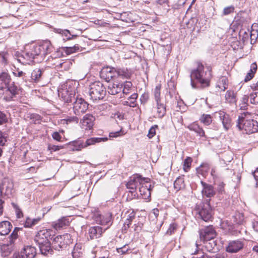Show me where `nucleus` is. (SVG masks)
Masks as SVG:
<instances>
[{
    "instance_id": "1",
    "label": "nucleus",
    "mask_w": 258,
    "mask_h": 258,
    "mask_svg": "<svg viewBox=\"0 0 258 258\" xmlns=\"http://www.w3.org/2000/svg\"><path fill=\"white\" fill-rule=\"evenodd\" d=\"M197 67L190 72V84L193 88H196V80L200 83L202 87H208L212 77L211 71L209 68H205L204 65L200 62H196Z\"/></svg>"
},
{
    "instance_id": "2",
    "label": "nucleus",
    "mask_w": 258,
    "mask_h": 258,
    "mask_svg": "<svg viewBox=\"0 0 258 258\" xmlns=\"http://www.w3.org/2000/svg\"><path fill=\"white\" fill-rule=\"evenodd\" d=\"M75 90H68L62 89V97L65 102L69 103L74 100L73 103V112L77 116H81L85 113L88 109V103L83 99L76 98L75 97Z\"/></svg>"
},
{
    "instance_id": "3",
    "label": "nucleus",
    "mask_w": 258,
    "mask_h": 258,
    "mask_svg": "<svg viewBox=\"0 0 258 258\" xmlns=\"http://www.w3.org/2000/svg\"><path fill=\"white\" fill-rule=\"evenodd\" d=\"M132 73L127 69H115L114 68H104L100 72L101 77L106 82H109L112 80L130 79Z\"/></svg>"
},
{
    "instance_id": "4",
    "label": "nucleus",
    "mask_w": 258,
    "mask_h": 258,
    "mask_svg": "<svg viewBox=\"0 0 258 258\" xmlns=\"http://www.w3.org/2000/svg\"><path fill=\"white\" fill-rule=\"evenodd\" d=\"M236 126L240 130H242L248 134L258 131V122L256 120L245 119L242 116H239Z\"/></svg>"
},
{
    "instance_id": "5",
    "label": "nucleus",
    "mask_w": 258,
    "mask_h": 258,
    "mask_svg": "<svg viewBox=\"0 0 258 258\" xmlns=\"http://www.w3.org/2000/svg\"><path fill=\"white\" fill-rule=\"evenodd\" d=\"M90 99L93 101L102 99L106 94V88L100 82H95L90 85L89 91Z\"/></svg>"
},
{
    "instance_id": "6",
    "label": "nucleus",
    "mask_w": 258,
    "mask_h": 258,
    "mask_svg": "<svg viewBox=\"0 0 258 258\" xmlns=\"http://www.w3.org/2000/svg\"><path fill=\"white\" fill-rule=\"evenodd\" d=\"M54 236V232L50 229H42L39 230L36 234L34 240L37 244H43L49 241Z\"/></svg>"
},
{
    "instance_id": "7",
    "label": "nucleus",
    "mask_w": 258,
    "mask_h": 258,
    "mask_svg": "<svg viewBox=\"0 0 258 258\" xmlns=\"http://www.w3.org/2000/svg\"><path fill=\"white\" fill-rule=\"evenodd\" d=\"M71 236L69 234L63 235H57L52 239L51 244L52 247L55 250L59 251L63 248L67 247L68 242L65 240H69Z\"/></svg>"
},
{
    "instance_id": "8",
    "label": "nucleus",
    "mask_w": 258,
    "mask_h": 258,
    "mask_svg": "<svg viewBox=\"0 0 258 258\" xmlns=\"http://www.w3.org/2000/svg\"><path fill=\"white\" fill-rule=\"evenodd\" d=\"M139 186V192L143 196V198L147 199L150 197L151 190L152 188L150 179L148 178H143Z\"/></svg>"
},
{
    "instance_id": "9",
    "label": "nucleus",
    "mask_w": 258,
    "mask_h": 258,
    "mask_svg": "<svg viewBox=\"0 0 258 258\" xmlns=\"http://www.w3.org/2000/svg\"><path fill=\"white\" fill-rule=\"evenodd\" d=\"M216 236V232L213 226L210 225L200 230V236L203 241L211 240Z\"/></svg>"
},
{
    "instance_id": "10",
    "label": "nucleus",
    "mask_w": 258,
    "mask_h": 258,
    "mask_svg": "<svg viewBox=\"0 0 258 258\" xmlns=\"http://www.w3.org/2000/svg\"><path fill=\"white\" fill-rule=\"evenodd\" d=\"M143 177L141 175H137L134 177H132L130 180L126 184L127 188L130 189V192L134 196H136V190L137 186L140 185L142 180Z\"/></svg>"
},
{
    "instance_id": "11",
    "label": "nucleus",
    "mask_w": 258,
    "mask_h": 258,
    "mask_svg": "<svg viewBox=\"0 0 258 258\" xmlns=\"http://www.w3.org/2000/svg\"><path fill=\"white\" fill-rule=\"evenodd\" d=\"M244 243L241 240L230 241L226 247V251L229 253H236L242 249Z\"/></svg>"
},
{
    "instance_id": "12",
    "label": "nucleus",
    "mask_w": 258,
    "mask_h": 258,
    "mask_svg": "<svg viewBox=\"0 0 258 258\" xmlns=\"http://www.w3.org/2000/svg\"><path fill=\"white\" fill-rule=\"evenodd\" d=\"M39 55H40V56L41 58L44 56L43 55L42 47L41 45H35L33 47L31 50L25 53L24 57L31 61Z\"/></svg>"
},
{
    "instance_id": "13",
    "label": "nucleus",
    "mask_w": 258,
    "mask_h": 258,
    "mask_svg": "<svg viewBox=\"0 0 258 258\" xmlns=\"http://www.w3.org/2000/svg\"><path fill=\"white\" fill-rule=\"evenodd\" d=\"M95 117L91 114H85L80 120L81 127L85 130H91L94 125Z\"/></svg>"
},
{
    "instance_id": "14",
    "label": "nucleus",
    "mask_w": 258,
    "mask_h": 258,
    "mask_svg": "<svg viewBox=\"0 0 258 258\" xmlns=\"http://www.w3.org/2000/svg\"><path fill=\"white\" fill-rule=\"evenodd\" d=\"M211 209L209 203L203 206L199 212L200 217L205 221H208L212 219Z\"/></svg>"
},
{
    "instance_id": "15",
    "label": "nucleus",
    "mask_w": 258,
    "mask_h": 258,
    "mask_svg": "<svg viewBox=\"0 0 258 258\" xmlns=\"http://www.w3.org/2000/svg\"><path fill=\"white\" fill-rule=\"evenodd\" d=\"M201 183L203 187L202 193L203 197L211 198L215 195V191L212 185L207 184L203 181H201Z\"/></svg>"
},
{
    "instance_id": "16",
    "label": "nucleus",
    "mask_w": 258,
    "mask_h": 258,
    "mask_svg": "<svg viewBox=\"0 0 258 258\" xmlns=\"http://www.w3.org/2000/svg\"><path fill=\"white\" fill-rule=\"evenodd\" d=\"M107 140L106 138H91L87 139L85 143H80L79 147L78 148L75 149V150H80L81 148L87 147L88 146H90L96 143H99L100 142H105ZM75 150V149H73Z\"/></svg>"
},
{
    "instance_id": "17",
    "label": "nucleus",
    "mask_w": 258,
    "mask_h": 258,
    "mask_svg": "<svg viewBox=\"0 0 258 258\" xmlns=\"http://www.w3.org/2000/svg\"><path fill=\"white\" fill-rule=\"evenodd\" d=\"M11 81V76L7 72L0 73V90L6 89Z\"/></svg>"
},
{
    "instance_id": "18",
    "label": "nucleus",
    "mask_w": 258,
    "mask_h": 258,
    "mask_svg": "<svg viewBox=\"0 0 258 258\" xmlns=\"http://www.w3.org/2000/svg\"><path fill=\"white\" fill-rule=\"evenodd\" d=\"M105 230V229L103 230L102 228L99 226L90 227L88 231L90 239H94L100 237Z\"/></svg>"
},
{
    "instance_id": "19",
    "label": "nucleus",
    "mask_w": 258,
    "mask_h": 258,
    "mask_svg": "<svg viewBox=\"0 0 258 258\" xmlns=\"http://www.w3.org/2000/svg\"><path fill=\"white\" fill-rule=\"evenodd\" d=\"M36 254V250L34 247L26 246L21 252V256L24 258H34Z\"/></svg>"
},
{
    "instance_id": "20",
    "label": "nucleus",
    "mask_w": 258,
    "mask_h": 258,
    "mask_svg": "<svg viewBox=\"0 0 258 258\" xmlns=\"http://www.w3.org/2000/svg\"><path fill=\"white\" fill-rule=\"evenodd\" d=\"M122 86V84L117 82L110 83L108 86V92L111 95H115L121 91Z\"/></svg>"
},
{
    "instance_id": "21",
    "label": "nucleus",
    "mask_w": 258,
    "mask_h": 258,
    "mask_svg": "<svg viewBox=\"0 0 258 258\" xmlns=\"http://www.w3.org/2000/svg\"><path fill=\"white\" fill-rule=\"evenodd\" d=\"M111 219V215H107L105 217H102L101 215H99L96 217V219L95 220L97 224L102 225H107V227L105 229L106 230L112 224Z\"/></svg>"
},
{
    "instance_id": "22",
    "label": "nucleus",
    "mask_w": 258,
    "mask_h": 258,
    "mask_svg": "<svg viewBox=\"0 0 258 258\" xmlns=\"http://www.w3.org/2000/svg\"><path fill=\"white\" fill-rule=\"evenodd\" d=\"M39 245V247L41 253L43 255H47L49 254H51L52 253V247L51 246V244L50 241L44 242L43 244H37Z\"/></svg>"
},
{
    "instance_id": "23",
    "label": "nucleus",
    "mask_w": 258,
    "mask_h": 258,
    "mask_svg": "<svg viewBox=\"0 0 258 258\" xmlns=\"http://www.w3.org/2000/svg\"><path fill=\"white\" fill-rule=\"evenodd\" d=\"M13 183L9 179H5L3 182L1 189L2 191H5L7 195L11 194L13 190Z\"/></svg>"
},
{
    "instance_id": "24",
    "label": "nucleus",
    "mask_w": 258,
    "mask_h": 258,
    "mask_svg": "<svg viewBox=\"0 0 258 258\" xmlns=\"http://www.w3.org/2000/svg\"><path fill=\"white\" fill-rule=\"evenodd\" d=\"M12 228L11 223L8 221H2L0 223V235H6L9 233Z\"/></svg>"
},
{
    "instance_id": "25",
    "label": "nucleus",
    "mask_w": 258,
    "mask_h": 258,
    "mask_svg": "<svg viewBox=\"0 0 258 258\" xmlns=\"http://www.w3.org/2000/svg\"><path fill=\"white\" fill-rule=\"evenodd\" d=\"M69 224V219L63 217L53 223V227L56 230L60 229Z\"/></svg>"
},
{
    "instance_id": "26",
    "label": "nucleus",
    "mask_w": 258,
    "mask_h": 258,
    "mask_svg": "<svg viewBox=\"0 0 258 258\" xmlns=\"http://www.w3.org/2000/svg\"><path fill=\"white\" fill-rule=\"evenodd\" d=\"M257 28L258 25L256 23H254L252 25L251 30L250 32L249 31L250 42L251 44L255 43L258 37Z\"/></svg>"
},
{
    "instance_id": "27",
    "label": "nucleus",
    "mask_w": 258,
    "mask_h": 258,
    "mask_svg": "<svg viewBox=\"0 0 258 258\" xmlns=\"http://www.w3.org/2000/svg\"><path fill=\"white\" fill-rule=\"evenodd\" d=\"M44 71L39 68H36L31 73V82L37 83L40 80L41 76Z\"/></svg>"
},
{
    "instance_id": "28",
    "label": "nucleus",
    "mask_w": 258,
    "mask_h": 258,
    "mask_svg": "<svg viewBox=\"0 0 258 258\" xmlns=\"http://www.w3.org/2000/svg\"><path fill=\"white\" fill-rule=\"evenodd\" d=\"M188 128L192 131L195 132L197 134L198 136L201 137H206L205 132L203 130V128L200 127L197 123H192L188 126Z\"/></svg>"
},
{
    "instance_id": "29",
    "label": "nucleus",
    "mask_w": 258,
    "mask_h": 258,
    "mask_svg": "<svg viewBox=\"0 0 258 258\" xmlns=\"http://www.w3.org/2000/svg\"><path fill=\"white\" fill-rule=\"evenodd\" d=\"M228 79L225 77H222L220 78L216 85L218 91H224L228 88Z\"/></svg>"
},
{
    "instance_id": "30",
    "label": "nucleus",
    "mask_w": 258,
    "mask_h": 258,
    "mask_svg": "<svg viewBox=\"0 0 258 258\" xmlns=\"http://www.w3.org/2000/svg\"><path fill=\"white\" fill-rule=\"evenodd\" d=\"M233 159L232 154L231 152H226L221 156L220 164L221 167H224L225 164L227 165Z\"/></svg>"
},
{
    "instance_id": "31",
    "label": "nucleus",
    "mask_w": 258,
    "mask_h": 258,
    "mask_svg": "<svg viewBox=\"0 0 258 258\" xmlns=\"http://www.w3.org/2000/svg\"><path fill=\"white\" fill-rule=\"evenodd\" d=\"M252 88L255 91V92L251 93L249 96L250 103L252 104L258 103V85L253 84Z\"/></svg>"
},
{
    "instance_id": "32",
    "label": "nucleus",
    "mask_w": 258,
    "mask_h": 258,
    "mask_svg": "<svg viewBox=\"0 0 258 258\" xmlns=\"http://www.w3.org/2000/svg\"><path fill=\"white\" fill-rule=\"evenodd\" d=\"M222 226L223 228L227 230L230 234L234 235L236 233L234 225L228 221H223Z\"/></svg>"
},
{
    "instance_id": "33",
    "label": "nucleus",
    "mask_w": 258,
    "mask_h": 258,
    "mask_svg": "<svg viewBox=\"0 0 258 258\" xmlns=\"http://www.w3.org/2000/svg\"><path fill=\"white\" fill-rule=\"evenodd\" d=\"M41 46L42 47L43 56L50 53L53 49L52 45L49 41H45Z\"/></svg>"
},
{
    "instance_id": "34",
    "label": "nucleus",
    "mask_w": 258,
    "mask_h": 258,
    "mask_svg": "<svg viewBox=\"0 0 258 258\" xmlns=\"http://www.w3.org/2000/svg\"><path fill=\"white\" fill-rule=\"evenodd\" d=\"M138 98L137 93H133L124 103V105L129 106L132 107H135L137 105L136 100Z\"/></svg>"
},
{
    "instance_id": "35",
    "label": "nucleus",
    "mask_w": 258,
    "mask_h": 258,
    "mask_svg": "<svg viewBox=\"0 0 258 258\" xmlns=\"http://www.w3.org/2000/svg\"><path fill=\"white\" fill-rule=\"evenodd\" d=\"M257 70V65L255 63H253L250 66V69L249 72L247 73L244 79L245 82H247L251 80Z\"/></svg>"
},
{
    "instance_id": "36",
    "label": "nucleus",
    "mask_w": 258,
    "mask_h": 258,
    "mask_svg": "<svg viewBox=\"0 0 258 258\" xmlns=\"http://www.w3.org/2000/svg\"><path fill=\"white\" fill-rule=\"evenodd\" d=\"M257 70V65L255 63H253L250 66V69L249 72L247 73L244 79L245 82H247L251 80Z\"/></svg>"
},
{
    "instance_id": "37",
    "label": "nucleus",
    "mask_w": 258,
    "mask_h": 258,
    "mask_svg": "<svg viewBox=\"0 0 258 258\" xmlns=\"http://www.w3.org/2000/svg\"><path fill=\"white\" fill-rule=\"evenodd\" d=\"M72 256L73 258H81L82 252L80 244L77 243L75 245L72 251Z\"/></svg>"
},
{
    "instance_id": "38",
    "label": "nucleus",
    "mask_w": 258,
    "mask_h": 258,
    "mask_svg": "<svg viewBox=\"0 0 258 258\" xmlns=\"http://www.w3.org/2000/svg\"><path fill=\"white\" fill-rule=\"evenodd\" d=\"M174 187L176 190H179L184 187V182L183 177L179 176L176 179L174 183Z\"/></svg>"
},
{
    "instance_id": "39",
    "label": "nucleus",
    "mask_w": 258,
    "mask_h": 258,
    "mask_svg": "<svg viewBox=\"0 0 258 258\" xmlns=\"http://www.w3.org/2000/svg\"><path fill=\"white\" fill-rule=\"evenodd\" d=\"M233 221L236 224L241 225L244 222V216L243 214L239 212L235 213L232 217Z\"/></svg>"
},
{
    "instance_id": "40",
    "label": "nucleus",
    "mask_w": 258,
    "mask_h": 258,
    "mask_svg": "<svg viewBox=\"0 0 258 258\" xmlns=\"http://www.w3.org/2000/svg\"><path fill=\"white\" fill-rule=\"evenodd\" d=\"M210 169V165L208 163H203L197 168V172L204 176L209 171Z\"/></svg>"
},
{
    "instance_id": "41",
    "label": "nucleus",
    "mask_w": 258,
    "mask_h": 258,
    "mask_svg": "<svg viewBox=\"0 0 258 258\" xmlns=\"http://www.w3.org/2000/svg\"><path fill=\"white\" fill-rule=\"evenodd\" d=\"M239 38L243 43L248 42L249 38V30H241L239 32Z\"/></svg>"
},
{
    "instance_id": "42",
    "label": "nucleus",
    "mask_w": 258,
    "mask_h": 258,
    "mask_svg": "<svg viewBox=\"0 0 258 258\" xmlns=\"http://www.w3.org/2000/svg\"><path fill=\"white\" fill-rule=\"evenodd\" d=\"M225 99L229 103L232 104L236 102L235 93L233 91L228 90L225 94Z\"/></svg>"
},
{
    "instance_id": "43",
    "label": "nucleus",
    "mask_w": 258,
    "mask_h": 258,
    "mask_svg": "<svg viewBox=\"0 0 258 258\" xmlns=\"http://www.w3.org/2000/svg\"><path fill=\"white\" fill-rule=\"evenodd\" d=\"M201 122L206 125H210L212 122V118L210 114H203L200 118Z\"/></svg>"
},
{
    "instance_id": "44",
    "label": "nucleus",
    "mask_w": 258,
    "mask_h": 258,
    "mask_svg": "<svg viewBox=\"0 0 258 258\" xmlns=\"http://www.w3.org/2000/svg\"><path fill=\"white\" fill-rule=\"evenodd\" d=\"M205 247L209 252H215L218 250L217 244L214 241L207 242Z\"/></svg>"
},
{
    "instance_id": "45",
    "label": "nucleus",
    "mask_w": 258,
    "mask_h": 258,
    "mask_svg": "<svg viewBox=\"0 0 258 258\" xmlns=\"http://www.w3.org/2000/svg\"><path fill=\"white\" fill-rule=\"evenodd\" d=\"M40 218H27L26 219L24 226L25 227H31L37 224L40 221Z\"/></svg>"
},
{
    "instance_id": "46",
    "label": "nucleus",
    "mask_w": 258,
    "mask_h": 258,
    "mask_svg": "<svg viewBox=\"0 0 258 258\" xmlns=\"http://www.w3.org/2000/svg\"><path fill=\"white\" fill-rule=\"evenodd\" d=\"M122 91L124 94L127 95L130 93L131 90L132 89L133 84L130 81H125L122 84Z\"/></svg>"
},
{
    "instance_id": "47",
    "label": "nucleus",
    "mask_w": 258,
    "mask_h": 258,
    "mask_svg": "<svg viewBox=\"0 0 258 258\" xmlns=\"http://www.w3.org/2000/svg\"><path fill=\"white\" fill-rule=\"evenodd\" d=\"M7 135L0 131V146H4L7 142ZM3 150L0 147V157L3 154Z\"/></svg>"
},
{
    "instance_id": "48",
    "label": "nucleus",
    "mask_w": 258,
    "mask_h": 258,
    "mask_svg": "<svg viewBox=\"0 0 258 258\" xmlns=\"http://www.w3.org/2000/svg\"><path fill=\"white\" fill-rule=\"evenodd\" d=\"M157 113L159 117H163L166 113V108L164 104L157 102Z\"/></svg>"
},
{
    "instance_id": "49",
    "label": "nucleus",
    "mask_w": 258,
    "mask_h": 258,
    "mask_svg": "<svg viewBox=\"0 0 258 258\" xmlns=\"http://www.w3.org/2000/svg\"><path fill=\"white\" fill-rule=\"evenodd\" d=\"M222 123L225 130L227 131L231 127L232 124L231 119L229 114L228 115H226L225 118L222 121Z\"/></svg>"
},
{
    "instance_id": "50",
    "label": "nucleus",
    "mask_w": 258,
    "mask_h": 258,
    "mask_svg": "<svg viewBox=\"0 0 258 258\" xmlns=\"http://www.w3.org/2000/svg\"><path fill=\"white\" fill-rule=\"evenodd\" d=\"M54 31L57 33L61 34L62 35L64 36L68 40L72 39V38L70 37L71 35V33L70 31L67 29H55Z\"/></svg>"
},
{
    "instance_id": "51",
    "label": "nucleus",
    "mask_w": 258,
    "mask_h": 258,
    "mask_svg": "<svg viewBox=\"0 0 258 258\" xmlns=\"http://www.w3.org/2000/svg\"><path fill=\"white\" fill-rule=\"evenodd\" d=\"M6 88L7 89V90L11 94L12 97L15 96L17 94V87L14 84H12L10 86L8 85Z\"/></svg>"
},
{
    "instance_id": "52",
    "label": "nucleus",
    "mask_w": 258,
    "mask_h": 258,
    "mask_svg": "<svg viewBox=\"0 0 258 258\" xmlns=\"http://www.w3.org/2000/svg\"><path fill=\"white\" fill-rule=\"evenodd\" d=\"M192 159L190 157H187L183 162V169L185 172L188 171L190 167Z\"/></svg>"
},
{
    "instance_id": "53",
    "label": "nucleus",
    "mask_w": 258,
    "mask_h": 258,
    "mask_svg": "<svg viewBox=\"0 0 258 258\" xmlns=\"http://www.w3.org/2000/svg\"><path fill=\"white\" fill-rule=\"evenodd\" d=\"M213 115H214L215 117L219 118L221 121L223 120V119L225 118L226 115H228L227 113L223 110H220L219 111L215 112Z\"/></svg>"
},
{
    "instance_id": "54",
    "label": "nucleus",
    "mask_w": 258,
    "mask_h": 258,
    "mask_svg": "<svg viewBox=\"0 0 258 258\" xmlns=\"http://www.w3.org/2000/svg\"><path fill=\"white\" fill-rule=\"evenodd\" d=\"M160 85L157 86L154 90V96L156 102L160 101Z\"/></svg>"
},
{
    "instance_id": "55",
    "label": "nucleus",
    "mask_w": 258,
    "mask_h": 258,
    "mask_svg": "<svg viewBox=\"0 0 258 258\" xmlns=\"http://www.w3.org/2000/svg\"><path fill=\"white\" fill-rule=\"evenodd\" d=\"M177 228V225L175 223H172L170 225L169 227L166 231V234L168 235L172 234Z\"/></svg>"
},
{
    "instance_id": "56",
    "label": "nucleus",
    "mask_w": 258,
    "mask_h": 258,
    "mask_svg": "<svg viewBox=\"0 0 258 258\" xmlns=\"http://www.w3.org/2000/svg\"><path fill=\"white\" fill-rule=\"evenodd\" d=\"M13 75L15 77H22L23 79H24L26 73L19 69H17L15 71L13 72Z\"/></svg>"
},
{
    "instance_id": "57",
    "label": "nucleus",
    "mask_w": 258,
    "mask_h": 258,
    "mask_svg": "<svg viewBox=\"0 0 258 258\" xmlns=\"http://www.w3.org/2000/svg\"><path fill=\"white\" fill-rule=\"evenodd\" d=\"M79 120V118L76 116H71L67 118L64 119V121L66 122L67 123H70L71 122H74L76 123H78Z\"/></svg>"
},
{
    "instance_id": "58",
    "label": "nucleus",
    "mask_w": 258,
    "mask_h": 258,
    "mask_svg": "<svg viewBox=\"0 0 258 258\" xmlns=\"http://www.w3.org/2000/svg\"><path fill=\"white\" fill-rule=\"evenodd\" d=\"M234 8L233 6H229L224 9L223 14L224 15H227L232 13H233Z\"/></svg>"
},
{
    "instance_id": "59",
    "label": "nucleus",
    "mask_w": 258,
    "mask_h": 258,
    "mask_svg": "<svg viewBox=\"0 0 258 258\" xmlns=\"http://www.w3.org/2000/svg\"><path fill=\"white\" fill-rule=\"evenodd\" d=\"M8 121V118L6 114L3 112L0 111V125L6 123Z\"/></svg>"
},
{
    "instance_id": "60",
    "label": "nucleus",
    "mask_w": 258,
    "mask_h": 258,
    "mask_svg": "<svg viewBox=\"0 0 258 258\" xmlns=\"http://www.w3.org/2000/svg\"><path fill=\"white\" fill-rule=\"evenodd\" d=\"M158 127L157 125L153 126L149 131L148 137L149 138H152L156 134V128Z\"/></svg>"
},
{
    "instance_id": "61",
    "label": "nucleus",
    "mask_w": 258,
    "mask_h": 258,
    "mask_svg": "<svg viewBox=\"0 0 258 258\" xmlns=\"http://www.w3.org/2000/svg\"><path fill=\"white\" fill-rule=\"evenodd\" d=\"M79 49L78 46L66 47L65 52L67 54H70L74 52H75L77 50Z\"/></svg>"
},
{
    "instance_id": "62",
    "label": "nucleus",
    "mask_w": 258,
    "mask_h": 258,
    "mask_svg": "<svg viewBox=\"0 0 258 258\" xmlns=\"http://www.w3.org/2000/svg\"><path fill=\"white\" fill-rule=\"evenodd\" d=\"M63 148V146H56L49 145L48 146V149L51 151H57Z\"/></svg>"
},
{
    "instance_id": "63",
    "label": "nucleus",
    "mask_w": 258,
    "mask_h": 258,
    "mask_svg": "<svg viewBox=\"0 0 258 258\" xmlns=\"http://www.w3.org/2000/svg\"><path fill=\"white\" fill-rule=\"evenodd\" d=\"M17 231L16 230V228H15L9 237L10 243L11 244L13 243L14 240L17 239Z\"/></svg>"
},
{
    "instance_id": "64",
    "label": "nucleus",
    "mask_w": 258,
    "mask_h": 258,
    "mask_svg": "<svg viewBox=\"0 0 258 258\" xmlns=\"http://www.w3.org/2000/svg\"><path fill=\"white\" fill-rule=\"evenodd\" d=\"M52 137L54 140H55L57 141H58V142L61 141V137L60 135V134H59V133L57 132H54L52 135Z\"/></svg>"
}]
</instances>
